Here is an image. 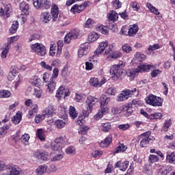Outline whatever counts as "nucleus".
Instances as JSON below:
<instances>
[{"mask_svg": "<svg viewBox=\"0 0 175 175\" xmlns=\"http://www.w3.org/2000/svg\"><path fill=\"white\" fill-rule=\"evenodd\" d=\"M6 170L7 173L5 175H20L21 170L17 165L13 164H8L6 165L4 161H0V172Z\"/></svg>", "mask_w": 175, "mask_h": 175, "instance_id": "f257e3e1", "label": "nucleus"}, {"mask_svg": "<svg viewBox=\"0 0 175 175\" xmlns=\"http://www.w3.org/2000/svg\"><path fill=\"white\" fill-rule=\"evenodd\" d=\"M124 68H125V63L124 62H120L118 64L113 66L110 72L113 80H118L121 77Z\"/></svg>", "mask_w": 175, "mask_h": 175, "instance_id": "f03ea898", "label": "nucleus"}, {"mask_svg": "<svg viewBox=\"0 0 175 175\" xmlns=\"http://www.w3.org/2000/svg\"><path fill=\"white\" fill-rule=\"evenodd\" d=\"M62 47H64V41L61 40L57 41V47L55 44H51L50 45L49 55L54 57L56 55V57H61Z\"/></svg>", "mask_w": 175, "mask_h": 175, "instance_id": "7ed1b4c3", "label": "nucleus"}, {"mask_svg": "<svg viewBox=\"0 0 175 175\" xmlns=\"http://www.w3.org/2000/svg\"><path fill=\"white\" fill-rule=\"evenodd\" d=\"M30 49L32 53H34L36 55H38V57H44V55L47 54L46 46L42 43L36 42L32 44L30 46Z\"/></svg>", "mask_w": 175, "mask_h": 175, "instance_id": "20e7f679", "label": "nucleus"}, {"mask_svg": "<svg viewBox=\"0 0 175 175\" xmlns=\"http://www.w3.org/2000/svg\"><path fill=\"white\" fill-rule=\"evenodd\" d=\"M147 105L154 106V107L162 106L163 98L157 96L154 94H150L145 98Z\"/></svg>", "mask_w": 175, "mask_h": 175, "instance_id": "39448f33", "label": "nucleus"}, {"mask_svg": "<svg viewBox=\"0 0 175 175\" xmlns=\"http://www.w3.org/2000/svg\"><path fill=\"white\" fill-rule=\"evenodd\" d=\"M95 53L97 55H100V54L109 55V53H111V47L109 45V42L107 41L101 42L95 51Z\"/></svg>", "mask_w": 175, "mask_h": 175, "instance_id": "423d86ee", "label": "nucleus"}, {"mask_svg": "<svg viewBox=\"0 0 175 175\" xmlns=\"http://www.w3.org/2000/svg\"><path fill=\"white\" fill-rule=\"evenodd\" d=\"M62 148H64V139L62 137H57L54 142L51 143V150L54 152H62Z\"/></svg>", "mask_w": 175, "mask_h": 175, "instance_id": "0eeeda50", "label": "nucleus"}, {"mask_svg": "<svg viewBox=\"0 0 175 175\" xmlns=\"http://www.w3.org/2000/svg\"><path fill=\"white\" fill-rule=\"evenodd\" d=\"M81 37V33H80V30L77 29H72L69 33L66 34L64 37V42L70 43V41L73 40V39H79Z\"/></svg>", "mask_w": 175, "mask_h": 175, "instance_id": "6e6552de", "label": "nucleus"}, {"mask_svg": "<svg viewBox=\"0 0 175 175\" xmlns=\"http://www.w3.org/2000/svg\"><path fill=\"white\" fill-rule=\"evenodd\" d=\"M141 139L139 146L141 147H147L150 142L155 140V138L151 136V133L148 131L144 134H142L139 137Z\"/></svg>", "mask_w": 175, "mask_h": 175, "instance_id": "1a4fd4ad", "label": "nucleus"}, {"mask_svg": "<svg viewBox=\"0 0 175 175\" xmlns=\"http://www.w3.org/2000/svg\"><path fill=\"white\" fill-rule=\"evenodd\" d=\"M14 79H16L15 81H20V75H18V72H17V67L16 66H11L8 76V80H9V81H13Z\"/></svg>", "mask_w": 175, "mask_h": 175, "instance_id": "9d476101", "label": "nucleus"}, {"mask_svg": "<svg viewBox=\"0 0 175 175\" xmlns=\"http://www.w3.org/2000/svg\"><path fill=\"white\" fill-rule=\"evenodd\" d=\"M33 5L36 9H50V1L47 0H34Z\"/></svg>", "mask_w": 175, "mask_h": 175, "instance_id": "9b49d317", "label": "nucleus"}, {"mask_svg": "<svg viewBox=\"0 0 175 175\" xmlns=\"http://www.w3.org/2000/svg\"><path fill=\"white\" fill-rule=\"evenodd\" d=\"M88 51H90L89 44L88 42L81 44L78 50L79 58H83V57H85V55H87V54H88Z\"/></svg>", "mask_w": 175, "mask_h": 175, "instance_id": "f8f14e48", "label": "nucleus"}, {"mask_svg": "<svg viewBox=\"0 0 175 175\" xmlns=\"http://www.w3.org/2000/svg\"><path fill=\"white\" fill-rule=\"evenodd\" d=\"M98 100V98L94 96H88L87 100L85 101V107L87 110H89L90 111H92V109L94 106L96 105Z\"/></svg>", "mask_w": 175, "mask_h": 175, "instance_id": "ddd939ff", "label": "nucleus"}, {"mask_svg": "<svg viewBox=\"0 0 175 175\" xmlns=\"http://www.w3.org/2000/svg\"><path fill=\"white\" fill-rule=\"evenodd\" d=\"M42 113L46 118H51V117H54V116H55V113H57V108L54 107V105H49L43 110Z\"/></svg>", "mask_w": 175, "mask_h": 175, "instance_id": "4468645a", "label": "nucleus"}, {"mask_svg": "<svg viewBox=\"0 0 175 175\" xmlns=\"http://www.w3.org/2000/svg\"><path fill=\"white\" fill-rule=\"evenodd\" d=\"M69 95V89L64 87V86H60L56 92V98L57 99H61L62 98H66Z\"/></svg>", "mask_w": 175, "mask_h": 175, "instance_id": "2eb2a0df", "label": "nucleus"}, {"mask_svg": "<svg viewBox=\"0 0 175 175\" xmlns=\"http://www.w3.org/2000/svg\"><path fill=\"white\" fill-rule=\"evenodd\" d=\"M40 20L41 23L43 24H49L50 21L53 20V17L51 16V13L49 12H44L41 13L40 16Z\"/></svg>", "mask_w": 175, "mask_h": 175, "instance_id": "dca6fc26", "label": "nucleus"}, {"mask_svg": "<svg viewBox=\"0 0 175 175\" xmlns=\"http://www.w3.org/2000/svg\"><path fill=\"white\" fill-rule=\"evenodd\" d=\"M122 92L123 93V95H124L126 99L131 98L133 95L135 96H139V90H137L136 88H133L132 90H125Z\"/></svg>", "mask_w": 175, "mask_h": 175, "instance_id": "f3484780", "label": "nucleus"}, {"mask_svg": "<svg viewBox=\"0 0 175 175\" xmlns=\"http://www.w3.org/2000/svg\"><path fill=\"white\" fill-rule=\"evenodd\" d=\"M58 14H59L58 6L55 4H53L51 10V15L53 22L58 21Z\"/></svg>", "mask_w": 175, "mask_h": 175, "instance_id": "a211bd4d", "label": "nucleus"}, {"mask_svg": "<svg viewBox=\"0 0 175 175\" xmlns=\"http://www.w3.org/2000/svg\"><path fill=\"white\" fill-rule=\"evenodd\" d=\"M57 83H55V79H51L50 81L46 84V92L49 94H53L55 90V86Z\"/></svg>", "mask_w": 175, "mask_h": 175, "instance_id": "6ab92c4d", "label": "nucleus"}, {"mask_svg": "<svg viewBox=\"0 0 175 175\" xmlns=\"http://www.w3.org/2000/svg\"><path fill=\"white\" fill-rule=\"evenodd\" d=\"M89 83L90 85H92V87H100L106 83V81L105 79H102L101 81L99 82V79H98V78H91Z\"/></svg>", "mask_w": 175, "mask_h": 175, "instance_id": "aec40b11", "label": "nucleus"}, {"mask_svg": "<svg viewBox=\"0 0 175 175\" xmlns=\"http://www.w3.org/2000/svg\"><path fill=\"white\" fill-rule=\"evenodd\" d=\"M139 75V70L137 68H130L126 70V75L127 77H131V79H135Z\"/></svg>", "mask_w": 175, "mask_h": 175, "instance_id": "412c9836", "label": "nucleus"}, {"mask_svg": "<svg viewBox=\"0 0 175 175\" xmlns=\"http://www.w3.org/2000/svg\"><path fill=\"white\" fill-rule=\"evenodd\" d=\"M12 10V7L10 6V4L6 5L3 8H1L0 10V14L1 16H3L4 17H5L6 18H8V17H10V10Z\"/></svg>", "mask_w": 175, "mask_h": 175, "instance_id": "4be33fe9", "label": "nucleus"}, {"mask_svg": "<svg viewBox=\"0 0 175 175\" xmlns=\"http://www.w3.org/2000/svg\"><path fill=\"white\" fill-rule=\"evenodd\" d=\"M47 165L45 164L39 165L34 171V173L36 175H44L46 174V172H47Z\"/></svg>", "mask_w": 175, "mask_h": 175, "instance_id": "5701e85b", "label": "nucleus"}, {"mask_svg": "<svg viewBox=\"0 0 175 175\" xmlns=\"http://www.w3.org/2000/svg\"><path fill=\"white\" fill-rule=\"evenodd\" d=\"M139 32V27L136 25H130L128 29V36H135Z\"/></svg>", "mask_w": 175, "mask_h": 175, "instance_id": "b1692460", "label": "nucleus"}, {"mask_svg": "<svg viewBox=\"0 0 175 175\" xmlns=\"http://www.w3.org/2000/svg\"><path fill=\"white\" fill-rule=\"evenodd\" d=\"M99 39V34L96 31H92L89 33L88 36V40L90 43H94V42H96Z\"/></svg>", "mask_w": 175, "mask_h": 175, "instance_id": "393cba45", "label": "nucleus"}, {"mask_svg": "<svg viewBox=\"0 0 175 175\" xmlns=\"http://www.w3.org/2000/svg\"><path fill=\"white\" fill-rule=\"evenodd\" d=\"M116 167H118L120 170H122V172H125L129 166V161H118L116 163Z\"/></svg>", "mask_w": 175, "mask_h": 175, "instance_id": "a878e982", "label": "nucleus"}, {"mask_svg": "<svg viewBox=\"0 0 175 175\" xmlns=\"http://www.w3.org/2000/svg\"><path fill=\"white\" fill-rule=\"evenodd\" d=\"M167 173H169V170L166 165H160L157 169V175H167Z\"/></svg>", "mask_w": 175, "mask_h": 175, "instance_id": "bb28decb", "label": "nucleus"}, {"mask_svg": "<svg viewBox=\"0 0 175 175\" xmlns=\"http://www.w3.org/2000/svg\"><path fill=\"white\" fill-rule=\"evenodd\" d=\"M36 134L37 137H38L41 142H44V140H46V132L42 129H38Z\"/></svg>", "mask_w": 175, "mask_h": 175, "instance_id": "cd10ccee", "label": "nucleus"}, {"mask_svg": "<svg viewBox=\"0 0 175 175\" xmlns=\"http://www.w3.org/2000/svg\"><path fill=\"white\" fill-rule=\"evenodd\" d=\"M20 10L25 16L29 14V5L25 2H22L20 4Z\"/></svg>", "mask_w": 175, "mask_h": 175, "instance_id": "c85d7f7f", "label": "nucleus"}, {"mask_svg": "<svg viewBox=\"0 0 175 175\" xmlns=\"http://www.w3.org/2000/svg\"><path fill=\"white\" fill-rule=\"evenodd\" d=\"M113 137L111 135H109L106 137L103 141L100 143V146L101 147H109L110 144H111V139Z\"/></svg>", "mask_w": 175, "mask_h": 175, "instance_id": "c756f323", "label": "nucleus"}, {"mask_svg": "<svg viewBox=\"0 0 175 175\" xmlns=\"http://www.w3.org/2000/svg\"><path fill=\"white\" fill-rule=\"evenodd\" d=\"M139 73H143V72H148L151 69V65L144 64L137 67Z\"/></svg>", "mask_w": 175, "mask_h": 175, "instance_id": "7c9ffc66", "label": "nucleus"}, {"mask_svg": "<svg viewBox=\"0 0 175 175\" xmlns=\"http://www.w3.org/2000/svg\"><path fill=\"white\" fill-rule=\"evenodd\" d=\"M110 97H107L105 95H102L100 97V106H107L110 103Z\"/></svg>", "mask_w": 175, "mask_h": 175, "instance_id": "2f4dec72", "label": "nucleus"}, {"mask_svg": "<svg viewBox=\"0 0 175 175\" xmlns=\"http://www.w3.org/2000/svg\"><path fill=\"white\" fill-rule=\"evenodd\" d=\"M146 7L150 13H153V14H155L156 16H159L161 14V12H159L158 8H155L151 3H147Z\"/></svg>", "mask_w": 175, "mask_h": 175, "instance_id": "473e14b6", "label": "nucleus"}, {"mask_svg": "<svg viewBox=\"0 0 175 175\" xmlns=\"http://www.w3.org/2000/svg\"><path fill=\"white\" fill-rule=\"evenodd\" d=\"M122 111H124V113L126 117H129V116H131V114H132V112L133 111L131 105H124Z\"/></svg>", "mask_w": 175, "mask_h": 175, "instance_id": "72a5a7b5", "label": "nucleus"}, {"mask_svg": "<svg viewBox=\"0 0 175 175\" xmlns=\"http://www.w3.org/2000/svg\"><path fill=\"white\" fill-rule=\"evenodd\" d=\"M134 58L137 59V61H139V62H143L147 59V56L141 52H137L134 55Z\"/></svg>", "mask_w": 175, "mask_h": 175, "instance_id": "f704fd0d", "label": "nucleus"}, {"mask_svg": "<svg viewBox=\"0 0 175 175\" xmlns=\"http://www.w3.org/2000/svg\"><path fill=\"white\" fill-rule=\"evenodd\" d=\"M96 24V23L95 21L89 18L84 24V28L91 29V28H94V27H95Z\"/></svg>", "mask_w": 175, "mask_h": 175, "instance_id": "c9c22d12", "label": "nucleus"}, {"mask_svg": "<svg viewBox=\"0 0 175 175\" xmlns=\"http://www.w3.org/2000/svg\"><path fill=\"white\" fill-rule=\"evenodd\" d=\"M166 161L168 163H174V162H175V151L167 152Z\"/></svg>", "mask_w": 175, "mask_h": 175, "instance_id": "e433bc0d", "label": "nucleus"}, {"mask_svg": "<svg viewBox=\"0 0 175 175\" xmlns=\"http://www.w3.org/2000/svg\"><path fill=\"white\" fill-rule=\"evenodd\" d=\"M10 128V126H9V124H5L0 128V139L3 137V136L8 133V131H9Z\"/></svg>", "mask_w": 175, "mask_h": 175, "instance_id": "4c0bfd02", "label": "nucleus"}, {"mask_svg": "<svg viewBox=\"0 0 175 175\" xmlns=\"http://www.w3.org/2000/svg\"><path fill=\"white\" fill-rule=\"evenodd\" d=\"M96 30L98 32H100L103 35H107L109 33V28L104 25H98L96 27Z\"/></svg>", "mask_w": 175, "mask_h": 175, "instance_id": "58836bf2", "label": "nucleus"}, {"mask_svg": "<svg viewBox=\"0 0 175 175\" xmlns=\"http://www.w3.org/2000/svg\"><path fill=\"white\" fill-rule=\"evenodd\" d=\"M23 118V115L21 113H17L12 119V122L15 124V125H17V124H20L21 120Z\"/></svg>", "mask_w": 175, "mask_h": 175, "instance_id": "ea45409f", "label": "nucleus"}, {"mask_svg": "<svg viewBox=\"0 0 175 175\" xmlns=\"http://www.w3.org/2000/svg\"><path fill=\"white\" fill-rule=\"evenodd\" d=\"M128 149V147L124 144H120L119 146L116 148L114 151V154H118V152H124V151H126Z\"/></svg>", "mask_w": 175, "mask_h": 175, "instance_id": "a19ab883", "label": "nucleus"}, {"mask_svg": "<svg viewBox=\"0 0 175 175\" xmlns=\"http://www.w3.org/2000/svg\"><path fill=\"white\" fill-rule=\"evenodd\" d=\"M42 94H43V90L40 89V88L37 87L36 88L33 89V95L38 99H40V98H42Z\"/></svg>", "mask_w": 175, "mask_h": 175, "instance_id": "79ce46f5", "label": "nucleus"}, {"mask_svg": "<svg viewBox=\"0 0 175 175\" xmlns=\"http://www.w3.org/2000/svg\"><path fill=\"white\" fill-rule=\"evenodd\" d=\"M38 113V105L35 104L31 106V109L29 111V118H33V116Z\"/></svg>", "mask_w": 175, "mask_h": 175, "instance_id": "37998d69", "label": "nucleus"}, {"mask_svg": "<svg viewBox=\"0 0 175 175\" xmlns=\"http://www.w3.org/2000/svg\"><path fill=\"white\" fill-rule=\"evenodd\" d=\"M30 83L32 85H35V87H40V79L38 77H32L30 79Z\"/></svg>", "mask_w": 175, "mask_h": 175, "instance_id": "c03bdc74", "label": "nucleus"}, {"mask_svg": "<svg viewBox=\"0 0 175 175\" xmlns=\"http://www.w3.org/2000/svg\"><path fill=\"white\" fill-rule=\"evenodd\" d=\"M108 20L110 21H117L118 20V14L116 11H111L108 16Z\"/></svg>", "mask_w": 175, "mask_h": 175, "instance_id": "a18cd8bd", "label": "nucleus"}, {"mask_svg": "<svg viewBox=\"0 0 175 175\" xmlns=\"http://www.w3.org/2000/svg\"><path fill=\"white\" fill-rule=\"evenodd\" d=\"M100 129L103 132H109V131H110V129H111V124H110V123H109V122L103 123V124H101Z\"/></svg>", "mask_w": 175, "mask_h": 175, "instance_id": "49530a36", "label": "nucleus"}, {"mask_svg": "<svg viewBox=\"0 0 175 175\" xmlns=\"http://www.w3.org/2000/svg\"><path fill=\"white\" fill-rule=\"evenodd\" d=\"M122 57V53L120 51H114L111 53L107 58H112L113 59H117Z\"/></svg>", "mask_w": 175, "mask_h": 175, "instance_id": "de8ad7c7", "label": "nucleus"}, {"mask_svg": "<svg viewBox=\"0 0 175 175\" xmlns=\"http://www.w3.org/2000/svg\"><path fill=\"white\" fill-rule=\"evenodd\" d=\"M172 126V120L167 119L163 126V131L164 132H167L169 131V128Z\"/></svg>", "mask_w": 175, "mask_h": 175, "instance_id": "09e8293b", "label": "nucleus"}, {"mask_svg": "<svg viewBox=\"0 0 175 175\" xmlns=\"http://www.w3.org/2000/svg\"><path fill=\"white\" fill-rule=\"evenodd\" d=\"M17 29H18V21H16L12 23L10 31L11 33H16Z\"/></svg>", "mask_w": 175, "mask_h": 175, "instance_id": "8fccbe9b", "label": "nucleus"}, {"mask_svg": "<svg viewBox=\"0 0 175 175\" xmlns=\"http://www.w3.org/2000/svg\"><path fill=\"white\" fill-rule=\"evenodd\" d=\"M90 131V126H81L79 129V135H87Z\"/></svg>", "mask_w": 175, "mask_h": 175, "instance_id": "3c124183", "label": "nucleus"}, {"mask_svg": "<svg viewBox=\"0 0 175 175\" xmlns=\"http://www.w3.org/2000/svg\"><path fill=\"white\" fill-rule=\"evenodd\" d=\"M69 114L72 120H75V118L77 117V112L76 111V108H75V107L73 106L70 107Z\"/></svg>", "mask_w": 175, "mask_h": 175, "instance_id": "603ef678", "label": "nucleus"}, {"mask_svg": "<svg viewBox=\"0 0 175 175\" xmlns=\"http://www.w3.org/2000/svg\"><path fill=\"white\" fill-rule=\"evenodd\" d=\"M55 125L59 129H62V128L65 127V126L66 125V122L65 121H64V120H57L55 122Z\"/></svg>", "mask_w": 175, "mask_h": 175, "instance_id": "864d4df0", "label": "nucleus"}, {"mask_svg": "<svg viewBox=\"0 0 175 175\" xmlns=\"http://www.w3.org/2000/svg\"><path fill=\"white\" fill-rule=\"evenodd\" d=\"M44 118H46L44 113H42L41 115L38 114L35 117L34 121L36 124H40V122H42V121H43Z\"/></svg>", "mask_w": 175, "mask_h": 175, "instance_id": "5fc2aeb1", "label": "nucleus"}, {"mask_svg": "<svg viewBox=\"0 0 175 175\" xmlns=\"http://www.w3.org/2000/svg\"><path fill=\"white\" fill-rule=\"evenodd\" d=\"M149 118H150V120H161L162 118V113H151L150 115H149Z\"/></svg>", "mask_w": 175, "mask_h": 175, "instance_id": "6e6d98bb", "label": "nucleus"}, {"mask_svg": "<svg viewBox=\"0 0 175 175\" xmlns=\"http://www.w3.org/2000/svg\"><path fill=\"white\" fill-rule=\"evenodd\" d=\"M66 152L68 155H75V154H76V148H75L74 146H68L66 149Z\"/></svg>", "mask_w": 175, "mask_h": 175, "instance_id": "4d7b16f0", "label": "nucleus"}, {"mask_svg": "<svg viewBox=\"0 0 175 175\" xmlns=\"http://www.w3.org/2000/svg\"><path fill=\"white\" fill-rule=\"evenodd\" d=\"M148 161L150 163H154L155 162H158L159 161V157L157 155L150 154L148 157Z\"/></svg>", "mask_w": 175, "mask_h": 175, "instance_id": "13d9d810", "label": "nucleus"}, {"mask_svg": "<svg viewBox=\"0 0 175 175\" xmlns=\"http://www.w3.org/2000/svg\"><path fill=\"white\" fill-rule=\"evenodd\" d=\"M103 154V152L98 150H93L91 154L93 158H98V157H100Z\"/></svg>", "mask_w": 175, "mask_h": 175, "instance_id": "bf43d9fd", "label": "nucleus"}, {"mask_svg": "<svg viewBox=\"0 0 175 175\" xmlns=\"http://www.w3.org/2000/svg\"><path fill=\"white\" fill-rule=\"evenodd\" d=\"M12 93L9 90H1L0 92V98H9Z\"/></svg>", "mask_w": 175, "mask_h": 175, "instance_id": "052dcab7", "label": "nucleus"}, {"mask_svg": "<svg viewBox=\"0 0 175 175\" xmlns=\"http://www.w3.org/2000/svg\"><path fill=\"white\" fill-rule=\"evenodd\" d=\"M122 51L124 53H126L127 54L131 53V51H132V47L130 46L129 44H124L122 46Z\"/></svg>", "mask_w": 175, "mask_h": 175, "instance_id": "680f3d73", "label": "nucleus"}, {"mask_svg": "<svg viewBox=\"0 0 175 175\" xmlns=\"http://www.w3.org/2000/svg\"><path fill=\"white\" fill-rule=\"evenodd\" d=\"M9 50H10V46L7 45L1 53V58H3V59H5L6 57H8V53H9Z\"/></svg>", "mask_w": 175, "mask_h": 175, "instance_id": "e2e57ef3", "label": "nucleus"}, {"mask_svg": "<svg viewBox=\"0 0 175 175\" xmlns=\"http://www.w3.org/2000/svg\"><path fill=\"white\" fill-rule=\"evenodd\" d=\"M84 99H85V95L76 94L75 100L77 102H79V103L84 102Z\"/></svg>", "mask_w": 175, "mask_h": 175, "instance_id": "0e129e2a", "label": "nucleus"}, {"mask_svg": "<svg viewBox=\"0 0 175 175\" xmlns=\"http://www.w3.org/2000/svg\"><path fill=\"white\" fill-rule=\"evenodd\" d=\"M118 128H119V129L120 131H128V129H129L131 128V124L126 123V124H120Z\"/></svg>", "mask_w": 175, "mask_h": 175, "instance_id": "69168bd1", "label": "nucleus"}, {"mask_svg": "<svg viewBox=\"0 0 175 175\" xmlns=\"http://www.w3.org/2000/svg\"><path fill=\"white\" fill-rule=\"evenodd\" d=\"M40 65L42 68H44V69H46V70H49V71L53 70V66L46 64V62H44V61L41 62Z\"/></svg>", "mask_w": 175, "mask_h": 175, "instance_id": "338daca9", "label": "nucleus"}, {"mask_svg": "<svg viewBox=\"0 0 175 175\" xmlns=\"http://www.w3.org/2000/svg\"><path fill=\"white\" fill-rule=\"evenodd\" d=\"M109 108L107 106H100V111L104 116H106L109 113Z\"/></svg>", "mask_w": 175, "mask_h": 175, "instance_id": "774afa93", "label": "nucleus"}]
</instances>
